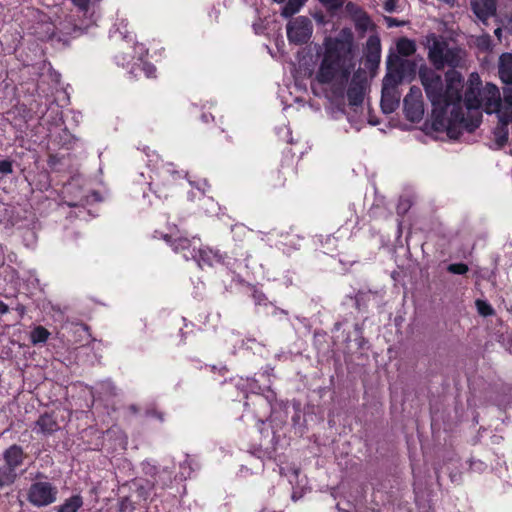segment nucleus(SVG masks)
Listing matches in <instances>:
<instances>
[{
    "label": "nucleus",
    "instance_id": "nucleus-1",
    "mask_svg": "<svg viewBox=\"0 0 512 512\" xmlns=\"http://www.w3.org/2000/svg\"><path fill=\"white\" fill-rule=\"evenodd\" d=\"M428 50L427 57L436 70L449 67L445 74L446 87L443 99L430 115V128L435 132H446L450 139L457 140L463 130L473 133L482 123V113L474 112L465 116L462 108L463 77L456 68L463 67L466 51L458 45L450 46L446 37L429 32L422 41Z\"/></svg>",
    "mask_w": 512,
    "mask_h": 512
},
{
    "label": "nucleus",
    "instance_id": "nucleus-2",
    "mask_svg": "<svg viewBox=\"0 0 512 512\" xmlns=\"http://www.w3.org/2000/svg\"><path fill=\"white\" fill-rule=\"evenodd\" d=\"M324 53L315 75L319 84H332L334 99H343L346 85L355 67L354 36L350 28H343L337 37H326Z\"/></svg>",
    "mask_w": 512,
    "mask_h": 512
},
{
    "label": "nucleus",
    "instance_id": "nucleus-3",
    "mask_svg": "<svg viewBox=\"0 0 512 512\" xmlns=\"http://www.w3.org/2000/svg\"><path fill=\"white\" fill-rule=\"evenodd\" d=\"M492 86L494 88H498L496 85L492 83H487L484 87L482 86V81L478 73L473 72L469 75L466 89L464 92V96L462 97V102L466 109L471 114L473 110L476 112H480L479 109L483 107L484 112L486 113L487 107V90Z\"/></svg>",
    "mask_w": 512,
    "mask_h": 512
},
{
    "label": "nucleus",
    "instance_id": "nucleus-4",
    "mask_svg": "<svg viewBox=\"0 0 512 512\" xmlns=\"http://www.w3.org/2000/svg\"><path fill=\"white\" fill-rule=\"evenodd\" d=\"M487 94L489 95L487 98L488 105L486 107V114L491 115L495 113L498 118V124L493 129V135L495 138V142L499 147H503L506 145L508 141V125L512 122V113L509 115L506 113H500L497 109V106L493 107L492 105L495 101H499V89L490 86L487 90Z\"/></svg>",
    "mask_w": 512,
    "mask_h": 512
},
{
    "label": "nucleus",
    "instance_id": "nucleus-5",
    "mask_svg": "<svg viewBox=\"0 0 512 512\" xmlns=\"http://www.w3.org/2000/svg\"><path fill=\"white\" fill-rule=\"evenodd\" d=\"M418 74L432 109H436L440 105V100L443 99L444 85L441 75L426 64L420 66Z\"/></svg>",
    "mask_w": 512,
    "mask_h": 512
},
{
    "label": "nucleus",
    "instance_id": "nucleus-6",
    "mask_svg": "<svg viewBox=\"0 0 512 512\" xmlns=\"http://www.w3.org/2000/svg\"><path fill=\"white\" fill-rule=\"evenodd\" d=\"M58 489L49 481H35L27 491V501L34 507H46L57 500Z\"/></svg>",
    "mask_w": 512,
    "mask_h": 512
},
{
    "label": "nucleus",
    "instance_id": "nucleus-7",
    "mask_svg": "<svg viewBox=\"0 0 512 512\" xmlns=\"http://www.w3.org/2000/svg\"><path fill=\"white\" fill-rule=\"evenodd\" d=\"M287 38L290 43L302 45L309 41L313 32L311 20L306 16H299L288 22L286 26Z\"/></svg>",
    "mask_w": 512,
    "mask_h": 512
},
{
    "label": "nucleus",
    "instance_id": "nucleus-8",
    "mask_svg": "<svg viewBox=\"0 0 512 512\" xmlns=\"http://www.w3.org/2000/svg\"><path fill=\"white\" fill-rule=\"evenodd\" d=\"M176 176L179 177L177 172L165 171L163 175H159L149 183L150 192L161 201L172 198L176 192Z\"/></svg>",
    "mask_w": 512,
    "mask_h": 512
},
{
    "label": "nucleus",
    "instance_id": "nucleus-9",
    "mask_svg": "<svg viewBox=\"0 0 512 512\" xmlns=\"http://www.w3.org/2000/svg\"><path fill=\"white\" fill-rule=\"evenodd\" d=\"M345 11L350 16L354 23L356 31L364 35L367 31H375L377 26L372 21L370 15L358 4L354 2H347Z\"/></svg>",
    "mask_w": 512,
    "mask_h": 512
},
{
    "label": "nucleus",
    "instance_id": "nucleus-10",
    "mask_svg": "<svg viewBox=\"0 0 512 512\" xmlns=\"http://www.w3.org/2000/svg\"><path fill=\"white\" fill-rule=\"evenodd\" d=\"M367 88V78L360 71L353 74L346 91L348 103L352 107H358L363 104Z\"/></svg>",
    "mask_w": 512,
    "mask_h": 512
},
{
    "label": "nucleus",
    "instance_id": "nucleus-11",
    "mask_svg": "<svg viewBox=\"0 0 512 512\" xmlns=\"http://www.w3.org/2000/svg\"><path fill=\"white\" fill-rule=\"evenodd\" d=\"M381 61V40L377 34L370 35L364 49V63L367 69L375 70Z\"/></svg>",
    "mask_w": 512,
    "mask_h": 512
},
{
    "label": "nucleus",
    "instance_id": "nucleus-12",
    "mask_svg": "<svg viewBox=\"0 0 512 512\" xmlns=\"http://www.w3.org/2000/svg\"><path fill=\"white\" fill-rule=\"evenodd\" d=\"M85 29L75 24L71 19H65L59 23V26L49 36L51 40L68 43L70 38H75L84 33Z\"/></svg>",
    "mask_w": 512,
    "mask_h": 512
},
{
    "label": "nucleus",
    "instance_id": "nucleus-13",
    "mask_svg": "<svg viewBox=\"0 0 512 512\" xmlns=\"http://www.w3.org/2000/svg\"><path fill=\"white\" fill-rule=\"evenodd\" d=\"M191 257L194 258L202 268L205 266L224 265L227 259L226 253L209 247L200 248L196 253H191Z\"/></svg>",
    "mask_w": 512,
    "mask_h": 512
},
{
    "label": "nucleus",
    "instance_id": "nucleus-14",
    "mask_svg": "<svg viewBox=\"0 0 512 512\" xmlns=\"http://www.w3.org/2000/svg\"><path fill=\"white\" fill-rule=\"evenodd\" d=\"M399 62V73L394 76L391 74L385 75L384 80L388 82L387 85L397 86L400 84L404 79H413L416 76L417 73V63L414 60L404 59V60H397Z\"/></svg>",
    "mask_w": 512,
    "mask_h": 512
},
{
    "label": "nucleus",
    "instance_id": "nucleus-15",
    "mask_svg": "<svg viewBox=\"0 0 512 512\" xmlns=\"http://www.w3.org/2000/svg\"><path fill=\"white\" fill-rule=\"evenodd\" d=\"M470 7L474 15L485 23L496 13V0H470Z\"/></svg>",
    "mask_w": 512,
    "mask_h": 512
},
{
    "label": "nucleus",
    "instance_id": "nucleus-16",
    "mask_svg": "<svg viewBox=\"0 0 512 512\" xmlns=\"http://www.w3.org/2000/svg\"><path fill=\"white\" fill-rule=\"evenodd\" d=\"M33 430L44 436H50L60 430V425L53 412H45L39 416Z\"/></svg>",
    "mask_w": 512,
    "mask_h": 512
},
{
    "label": "nucleus",
    "instance_id": "nucleus-17",
    "mask_svg": "<svg viewBox=\"0 0 512 512\" xmlns=\"http://www.w3.org/2000/svg\"><path fill=\"white\" fill-rule=\"evenodd\" d=\"M386 80H382V92H381V109L383 113L390 114L394 112L399 106V100L395 99L392 91L396 86L387 85Z\"/></svg>",
    "mask_w": 512,
    "mask_h": 512
},
{
    "label": "nucleus",
    "instance_id": "nucleus-18",
    "mask_svg": "<svg viewBox=\"0 0 512 512\" xmlns=\"http://www.w3.org/2000/svg\"><path fill=\"white\" fill-rule=\"evenodd\" d=\"M404 111L405 116L412 122L420 121L424 114V107L422 100L410 99V97L404 98Z\"/></svg>",
    "mask_w": 512,
    "mask_h": 512
},
{
    "label": "nucleus",
    "instance_id": "nucleus-19",
    "mask_svg": "<svg viewBox=\"0 0 512 512\" xmlns=\"http://www.w3.org/2000/svg\"><path fill=\"white\" fill-rule=\"evenodd\" d=\"M3 458L5 460L6 467L9 470L15 471L22 463L24 459V452L21 446L19 445H11L7 448L3 453Z\"/></svg>",
    "mask_w": 512,
    "mask_h": 512
},
{
    "label": "nucleus",
    "instance_id": "nucleus-20",
    "mask_svg": "<svg viewBox=\"0 0 512 512\" xmlns=\"http://www.w3.org/2000/svg\"><path fill=\"white\" fill-rule=\"evenodd\" d=\"M164 241L169 244V246L173 249L174 252L180 253L182 252L184 257L188 259L189 255H191V247H192V241L187 237H173L169 234L163 235Z\"/></svg>",
    "mask_w": 512,
    "mask_h": 512
},
{
    "label": "nucleus",
    "instance_id": "nucleus-21",
    "mask_svg": "<svg viewBox=\"0 0 512 512\" xmlns=\"http://www.w3.org/2000/svg\"><path fill=\"white\" fill-rule=\"evenodd\" d=\"M258 399L265 400L269 406V415L276 413L280 410H286L288 407V401L278 400L275 391L268 388L262 395L258 394Z\"/></svg>",
    "mask_w": 512,
    "mask_h": 512
},
{
    "label": "nucleus",
    "instance_id": "nucleus-22",
    "mask_svg": "<svg viewBox=\"0 0 512 512\" xmlns=\"http://www.w3.org/2000/svg\"><path fill=\"white\" fill-rule=\"evenodd\" d=\"M499 76L503 83L512 84V54L503 53L499 58Z\"/></svg>",
    "mask_w": 512,
    "mask_h": 512
},
{
    "label": "nucleus",
    "instance_id": "nucleus-23",
    "mask_svg": "<svg viewBox=\"0 0 512 512\" xmlns=\"http://www.w3.org/2000/svg\"><path fill=\"white\" fill-rule=\"evenodd\" d=\"M101 0H73L74 5L78 8L83 16L89 15L90 24H94L96 19H93L96 13V7Z\"/></svg>",
    "mask_w": 512,
    "mask_h": 512
},
{
    "label": "nucleus",
    "instance_id": "nucleus-24",
    "mask_svg": "<svg viewBox=\"0 0 512 512\" xmlns=\"http://www.w3.org/2000/svg\"><path fill=\"white\" fill-rule=\"evenodd\" d=\"M397 55L408 57L416 52V43L407 37H401L396 42Z\"/></svg>",
    "mask_w": 512,
    "mask_h": 512
},
{
    "label": "nucleus",
    "instance_id": "nucleus-25",
    "mask_svg": "<svg viewBox=\"0 0 512 512\" xmlns=\"http://www.w3.org/2000/svg\"><path fill=\"white\" fill-rule=\"evenodd\" d=\"M238 282L245 284L251 290V297L256 306H268L270 303L268 297L257 285L247 283L243 279H239Z\"/></svg>",
    "mask_w": 512,
    "mask_h": 512
},
{
    "label": "nucleus",
    "instance_id": "nucleus-26",
    "mask_svg": "<svg viewBox=\"0 0 512 512\" xmlns=\"http://www.w3.org/2000/svg\"><path fill=\"white\" fill-rule=\"evenodd\" d=\"M50 332L42 325H37L32 328L29 333V340L33 345L45 344L50 336Z\"/></svg>",
    "mask_w": 512,
    "mask_h": 512
},
{
    "label": "nucleus",
    "instance_id": "nucleus-27",
    "mask_svg": "<svg viewBox=\"0 0 512 512\" xmlns=\"http://www.w3.org/2000/svg\"><path fill=\"white\" fill-rule=\"evenodd\" d=\"M83 506V498L80 494L73 495L66 499L63 504L57 507V512H77Z\"/></svg>",
    "mask_w": 512,
    "mask_h": 512
},
{
    "label": "nucleus",
    "instance_id": "nucleus-28",
    "mask_svg": "<svg viewBox=\"0 0 512 512\" xmlns=\"http://www.w3.org/2000/svg\"><path fill=\"white\" fill-rule=\"evenodd\" d=\"M508 85L509 87L503 89L505 106H502V100L500 95L499 101H495V103L492 106H497V109L500 113H506L509 115L510 113H512V84Z\"/></svg>",
    "mask_w": 512,
    "mask_h": 512
},
{
    "label": "nucleus",
    "instance_id": "nucleus-29",
    "mask_svg": "<svg viewBox=\"0 0 512 512\" xmlns=\"http://www.w3.org/2000/svg\"><path fill=\"white\" fill-rule=\"evenodd\" d=\"M373 294L371 291H362L359 290L354 297H351V299H354V306L359 312H365L368 309V303L370 302Z\"/></svg>",
    "mask_w": 512,
    "mask_h": 512
},
{
    "label": "nucleus",
    "instance_id": "nucleus-30",
    "mask_svg": "<svg viewBox=\"0 0 512 512\" xmlns=\"http://www.w3.org/2000/svg\"><path fill=\"white\" fill-rule=\"evenodd\" d=\"M307 0H287L281 9V16L290 18L296 14Z\"/></svg>",
    "mask_w": 512,
    "mask_h": 512
},
{
    "label": "nucleus",
    "instance_id": "nucleus-31",
    "mask_svg": "<svg viewBox=\"0 0 512 512\" xmlns=\"http://www.w3.org/2000/svg\"><path fill=\"white\" fill-rule=\"evenodd\" d=\"M397 60H404L401 56L397 55L395 52H390L386 59V75L391 74L396 77L398 75L400 67L399 62Z\"/></svg>",
    "mask_w": 512,
    "mask_h": 512
},
{
    "label": "nucleus",
    "instance_id": "nucleus-32",
    "mask_svg": "<svg viewBox=\"0 0 512 512\" xmlns=\"http://www.w3.org/2000/svg\"><path fill=\"white\" fill-rule=\"evenodd\" d=\"M354 331L356 334L355 342L358 350H367L369 349V341L364 337L363 334V325L359 323L354 324Z\"/></svg>",
    "mask_w": 512,
    "mask_h": 512
},
{
    "label": "nucleus",
    "instance_id": "nucleus-33",
    "mask_svg": "<svg viewBox=\"0 0 512 512\" xmlns=\"http://www.w3.org/2000/svg\"><path fill=\"white\" fill-rule=\"evenodd\" d=\"M477 311L481 316L489 317L495 314V310L491 304L485 300L477 299L476 302Z\"/></svg>",
    "mask_w": 512,
    "mask_h": 512
},
{
    "label": "nucleus",
    "instance_id": "nucleus-34",
    "mask_svg": "<svg viewBox=\"0 0 512 512\" xmlns=\"http://www.w3.org/2000/svg\"><path fill=\"white\" fill-rule=\"evenodd\" d=\"M15 478V471L9 470V468L7 467H5L4 469H0V488L12 484Z\"/></svg>",
    "mask_w": 512,
    "mask_h": 512
},
{
    "label": "nucleus",
    "instance_id": "nucleus-35",
    "mask_svg": "<svg viewBox=\"0 0 512 512\" xmlns=\"http://www.w3.org/2000/svg\"><path fill=\"white\" fill-rule=\"evenodd\" d=\"M135 505L129 496H124L119 498L118 500V512H134Z\"/></svg>",
    "mask_w": 512,
    "mask_h": 512
},
{
    "label": "nucleus",
    "instance_id": "nucleus-36",
    "mask_svg": "<svg viewBox=\"0 0 512 512\" xmlns=\"http://www.w3.org/2000/svg\"><path fill=\"white\" fill-rule=\"evenodd\" d=\"M157 486V481L146 480L144 484H140L137 487L139 496L147 497L149 493L154 490Z\"/></svg>",
    "mask_w": 512,
    "mask_h": 512
},
{
    "label": "nucleus",
    "instance_id": "nucleus-37",
    "mask_svg": "<svg viewBox=\"0 0 512 512\" xmlns=\"http://www.w3.org/2000/svg\"><path fill=\"white\" fill-rule=\"evenodd\" d=\"M447 271L452 274L464 275L469 271V267L465 263H452L447 266Z\"/></svg>",
    "mask_w": 512,
    "mask_h": 512
},
{
    "label": "nucleus",
    "instance_id": "nucleus-38",
    "mask_svg": "<svg viewBox=\"0 0 512 512\" xmlns=\"http://www.w3.org/2000/svg\"><path fill=\"white\" fill-rule=\"evenodd\" d=\"M469 469L472 472L483 473L488 469V464L482 460H479V459L475 460V459L471 458L469 460Z\"/></svg>",
    "mask_w": 512,
    "mask_h": 512
},
{
    "label": "nucleus",
    "instance_id": "nucleus-39",
    "mask_svg": "<svg viewBox=\"0 0 512 512\" xmlns=\"http://www.w3.org/2000/svg\"><path fill=\"white\" fill-rule=\"evenodd\" d=\"M147 78H154L156 76V67L150 62H141L137 65Z\"/></svg>",
    "mask_w": 512,
    "mask_h": 512
},
{
    "label": "nucleus",
    "instance_id": "nucleus-40",
    "mask_svg": "<svg viewBox=\"0 0 512 512\" xmlns=\"http://www.w3.org/2000/svg\"><path fill=\"white\" fill-rule=\"evenodd\" d=\"M319 2L329 11H337L342 8L344 4V0H319Z\"/></svg>",
    "mask_w": 512,
    "mask_h": 512
},
{
    "label": "nucleus",
    "instance_id": "nucleus-41",
    "mask_svg": "<svg viewBox=\"0 0 512 512\" xmlns=\"http://www.w3.org/2000/svg\"><path fill=\"white\" fill-rule=\"evenodd\" d=\"M13 172V164L10 160H0V173L3 175L11 174Z\"/></svg>",
    "mask_w": 512,
    "mask_h": 512
},
{
    "label": "nucleus",
    "instance_id": "nucleus-42",
    "mask_svg": "<svg viewBox=\"0 0 512 512\" xmlns=\"http://www.w3.org/2000/svg\"><path fill=\"white\" fill-rule=\"evenodd\" d=\"M384 21L385 23L387 24V26L389 28H392V27H401V26H404L406 24L405 21L403 20H399L397 18H394V17H390V16H385L384 17Z\"/></svg>",
    "mask_w": 512,
    "mask_h": 512
},
{
    "label": "nucleus",
    "instance_id": "nucleus-43",
    "mask_svg": "<svg viewBox=\"0 0 512 512\" xmlns=\"http://www.w3.org/2000/svg\"><path fill=\"white\" fill-rule=\"evenodd\" d=\"M398 0H385L383 7L386 12L392 13L397 9Z\"/></svg>",
    "mask_w": 512,
    "mask_h": 512
},
{
    "label": "nucleus",
    "instance_id": "nucleus-44",
    "mask_svg": "<svg viewBox=\"0 0 512 512\" xmlns=\"http://www.w3.org/2000/svg\"><path fill=\"white\" fill-rule=\"evenodd\" d=\"M405 97H410V99H419L422 100V93L420 88L416 86H412L410 88L409 93Z\"/></svg>",
    "mask_w": 512,
    "mask_h": 512
},
{
    "label": "nucleus",
    "instance_id": "nucleus-45",
    "mask_svg": "<svg viewBox=\"0 0 512 512\" xmlns=\"http://www.w3.org/2000/svg\"><path fill=\"white\" fill-rule=\"evenodd\" d=\"M449 478L453 483H459L462 479V473L458 469L452 470L449 472Z\"/></svg>",
    "mask_w": 512,
    "mask_h": 512
},
{
    "label": "nucleus",
    "instance_id": "nucleus-46",
    "mask_svg": "<svg viewBox=\"0 0 512 512\" xmlns=\"http://www.w3.org/2000/svg\"><path fill=\"white\" fill-rule=\"evenodd\" d=\"M304 495V489H294L292 494H291V498L293 501H298L299 499H301Z\"/></svg>",
    "mask_w": 512,
    "mask_h": 512
},
{
    "label": "nucleus",
    "instance_id": "nucleus-47",
    "mask_svg": "<svg viewBox=\"0 0 512 512\" xmlns=\"http://www.w3.org/2000/svg\"><path fill=\"white\" fill-rule=\"evenodd\" d=\"M201 120L204 123H208V122L214 120V116L211 113L203 112L201 115Z\"/></svg>",
    "mask_w": 512,
    "mask_h": 512
},
{
    "label": "nucleus",
    "instance_id": "nucleus-48",
    "mask_svg": "<svg viewBox=\"0 0 512 512\" xmlns=\"http://www.w3.org/2000/svg\"><path fill=\"white\" fill-rule=\"evenodd\" d=\"M9 312V306L5 304L3 301H0V314H6Z\"/></svg>",
    "mask_w": 512,
    "mask_h": 512
},
{
    "label": "nucleus",
    "instance_id": "nucleus-49",
    "mask_svg": "<svg viewBox=\"0 0 512 512\" xmlns=\"http://www.w3.org/2000/svg\"><path fill=\"white\" fill-rule=\"evenodd\" d=\"M16 310L18 312L19 318L21 319L23 315L25 314V307L23 305L18 304L16 307Z\"/></svg>",
    "mask_w": 512,
    "mask_h": 512
},
{
    "label": "nucleus",
    "instance_id": "nucleus-50",
    "mask_svg": "<svg viewBox=\"0 0 512 512\" xmlns=\"http://www.w3.org/2000/svg\"><path fill=\"white\" fill-rule=\"evenodd\" d=\"M441 3H444L450 7H454L456 0H438Z\"/></svg>",
    "mask_w": 512,
    "mask_h": 512
},
{
    "label": "nucleus",
    "instance_id": "nucleus-51",
    "mask_svg": "<svg viewBox=\"0 0 512 512\" xmlns=\"http://www.w3.org/2000/svg\"><path fill=\"white\" fill-rule=\"evenodd\" d=\"M252 454L257 455L260 458L261 454H265V452L261 449H257L255 451H253Z\"/></svg>",
    "mask_w": 512,
    "mask_h": 512
},
{
    "label": "nucleus",
    "instance_id": "nucleus-52",
    "mask_svg": "<svg viewBox=\"0 0 512 512\" xmlns=\"http://www.w3.org/2000/svg\"><path fill=\"white\" fill-rule=\"evenodd\" d=\"M188 333H189L188 331H183V330H181V337H182V340H183V341H186V340H187V334H188Z\"/></svg>",
    "mask_w": 512,
    "mask_h": 512
},
{
    "label": "nucleus",
    "instance_id": "nucleus-53",
    "mask_svg": "<svg viewBox=\"0 0 512 512\" xmlns=\"http://www.w3.org/2000/svg\"><path fill=\"white\" fill-rule=\"evenodd\" d=\"M249 387H250L251 389L256 388V381H255L254 379H251V382L249 383Z\"/></svg>",
    "mask_w": 512,
    "mask_h": 512
},
{
    "label": "nucleus",
    "instance_id": "nucleus-54",
    "mask_svg": "<svg viewBox=\"0 0 512 512\" xmlns=\"http://www.w3.org/2000/svg\"><path fill=\"white\" fill-rule=\"evenodd\" d=\"M157 473H158L157 468H156V467H152V468H151V472H150V474H151V475H153V476H155Z\"/></svg>",
    "mask_w": 512,
    "mask_h": 512
},
{
    "label": "nucleus",
    "instance_id": "nucleus-55",
    "mask_svg": "<svg viewBox=\"0 0 512 512\" xmlns=\"http://www.w3.org/2000/svg\"><path fill=\"white\" fill-rule=\"evenodd\" d=\"M341 326H342V322H336V323L334 324V328H335L336 330H339V329L341 328Z\"/></svg>",
    "mask_w": 512,
    "mask_h": 512
},
{
    "label": "nucleus",
    "instance_id": "nucleus-56",
    "mask_svg": "<svg viewBox=\"0 0 512 512\" xmlns=\"http://www.w3.org/2000/svg\"><path fill=\"white\" fill-rule=\"evenodd\" d=\"M154 415L159 418L161 421H163V415L160 412H155Z\"/></svg>",
    "mask_w": 512,
    "mask_h": 512
},
{
    "label": "nucleus",
    "instance_id": "nucleus-57",
    "mask_svg": "<svg viewBox=\"0 0 512 512\" xmlns=\"http://www.w3.org/2000/svg\"><path fill=\"white\" fill-rule=\"evenodd\" d=\"M350 341H351V337H350V335L348 334V335L345 337L344 342H345V343H349Z\"/></svg>",
    "mask_w": 512,
    "mask_h": 512
},
{
    "label": "nucleus",
    "instance_id": "nucleus-58",
    "mask_svg": "<svg viewBox=\"0 0 512 512\" xmlns=\"http://www.w3.org/2000/svg\"><path fill=\"white\" fill-rule=\"evenodd\" d=\"M276 3H285L287 0H274Z\"/></svg>",
    "mask_w": 512,
    "mask_h": 512
},
{
    "label": "nucleus",
    "instance_id": "nucleus-59",
    "mask_svg": "<svg viewBox=\"0 0 512 512\" xmlns=\"http://www.w3.org/2000/svg\"><path fill=\"white\" fill-rule=\"evenodd\" d=\"M42 477H45L42 473H38V474L36 475V478H42Z\"/></svg>",
    "mask_w": 512,
    "mask_h": 512
},
{
    "label": "nucleus",
    "instance_id": "nucleus-60",
    "mask_svg": "<svg viewBox=\"0 0 512 512\" xmlns=\"http://www.w3.org/2000/svg\"><path fill=\"white\" fill-rule=\"evenodd\" d=\"M270 371H273V368H270L269 370H266L267 375H270Z\"/></svg>",
    "mask_w": 512,
    "mask_h": 512
},
{
    "label": "nucleus",
    "instance_id": "nucleus-61",
    "mask_svg": "<svg viewBox=\"0 0 512 512\" xmlns=\"http://www.w3.org/2000/svg\"><path fill=\"white\" fill-rule=\"evenodd\" d=\"M270 371H273V368H270L269 370H266L267 375H270Z\"/></svg>",
    "mask_w": 512,
    "mask_h": 512
},
{
    "label": "nucleus",
    "instance_id": "nucleus-62",
    "mask_svg": "<svg viewBox=\"0 0 512 512\" xmlns=\"http://www.w3.org/2000/svg\"><path fill=\"white\" fill-rule=\"evenodd\" d=\"M299 419V416L293 417V421L296 422V420Z\"/></svg>",
    "mask_w": 512,
    "mask_h": 512
},
{
    "label": "nucleus",
    "instance_id": "nucleus-63",
    "mask_svg": "<svg viewBox=\"0 0 512 512\" xmlns=\"http://www.w3.org/2000/svg\"><path fill=\"white\" fill-rule=\"evenodd\" d=\"M299 419V416L293 417V421L296 422V420Z\"/></svg>",
    "mask_w": 512,
    "mask_h": 512
},
{
    "label": "nucleus",
    "instance_id": "nucleus-64",
    "mask_svg": "<svg viewBox=\"0 0 512 512\" xmlns=\"http://www.w3.org/2000/svg\"><path fill=\"white\" fill-rule=\"evenodd\" d=\"M261 512H266L265 510H262Z\"/></svg>",
    "mask_w": 512,
    "mask_h": 512
}]
</instances>
